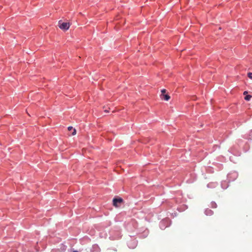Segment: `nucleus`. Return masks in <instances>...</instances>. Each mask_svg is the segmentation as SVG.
Returning <instances> with one entry per match:
<instances>
[{"instance_id":"4","label":"nucleus","mask_w":252,"mask_h":252,"mask_svg":"<svg viewBox=\"0 0 252 252\" xmlns=\"http://www.w3.org/2000/svg\"><path fill=\"white\" fill-rule=\"evenodd\" d=\"M205 213L207 216H211L213 214V212L209 209H206Z\"/></svg>"},{"instance_id":"10","label":"nucleus","mask_w":252,"mask_h":252,"mask_svg":"<svg viewBox=\"0 0 252 252\" xmlns=\"http://www.w3.org/2000/svg\"><path fill=\"white\" fill-rule=\"evenodd\" d=\"M104 112H106V113H108V112H109V110H108V109H105V110H104Z\"/></svg>"},{"instance_id":"2","label":"nucleus","mask_w":252,"mask_h":252,"mask_svg":"<svg viewBox=\"0 0 252 252\" xmlns=\"http://www.w3.org/2000/svg\"><path fill=\"white\" fill-rule=\"evenodd\" d=\"M123 201V200L121 198H114L113 200V204L114 206L117 207H118V203H122Z\"/></svg>"},{"instance_id":"9","label":"nucleus","mask_w":252,"mask_h":252,"mask_svg":"<svg viewBox=\"0 0 252 252\" xmlns=\"http://www.w3.org/2000/svg\"><path fill=\"white\" fill-rule=\"evenodd\" d=\"M247 94H248V92L247 91H245L243 93L244 95H247Z\"/></svg>"},{"instance_id":"7","label":"nucleus","mask_w":252,"mask_h":252,"mask_svg":"<svg viewBox=\"0 0 252 252\" xmlns=\"http://www.w3.org/2000/svg\"><path fill=\"white\" fill-rule=\"evenodd\" d=\"M166 90L165 89H162L161 91V94L160 95H163L166 94Z\"/></svg>"},{"instance_id":"6","label":"nucleus","mask_w":252,"mask_h":252,"mask_svg":"<svg viewBox=\"0 0 252 252\" xmlns=\"http://www.w3.org/2000/svg\"><path fill=\"white\" fill-rule=\"evenodd\" d=\"M252 97V96L251 95H246L245 97V99L247 101H249Z\"/></svg>"},{"instance_id":"5","label":"nucleus","mask_w":252,"mask_h":252,"mask_svg":"<svg viewBox=\"0 0 252 252\" xmlns=\"http://www.w3.org/2000/svg\"><path fill=\"white\" fill-rule=\"evenodd\" d=\"M68 130L69 131H72V130H73V132H72V135H74L76 134V129H74V128H73V127L72 126H69L68 127Z\"/></svg>"},{"instance_id":"8","label":"nucleus","mask_w":252,"mask_h":252,"mask_svg":"<svg viewBox=\"0 0 252 252\" xmlns=\"http://www.w3.org/2000/svg\"><path fill=\"white\" fill-rule=\"evenodd\" d=\"M248 76L249 78L252 79V73L251 72H249L248 73Z\"/></svg>"},{"instance_id":"1","label":"nucleus","mask_w":252,"mask_h":252,"mask_svg":"<svg viewBox=\"0 0 252 252\" xmlns=\"http://www.w3.org/2000/svg\"><path fill=\"white\" fill-rule=\"evenodd\" d=\"M58 26L61 29H62L63 30H64V31H66L69 29V28L70 27V24L69 23L63 22L61 20H60L59 21V25Z\"/></svg>"},{"instance_id":"3","label":"nucleus","mask_w":252,"mask_h":252,"mask_svg":"<svg viewBox=\"0 0 252 252\" xmlns=\"http://www.w3.org/2000/svg\"><path fill=\"white\" fill-rule=\"evenodd\" d=\"M160 98L162 100L168 101L170 98V96L168 94L160 95Z\"/></svg>"},{"instance_id":"11","label":"nucleus","mask_w":252,"mask_h":252,"mask_svg":"<svg viewBox=\"0 0 252 252\" xmlns=\"http://www.w3.org/2000/svg\"><path fill=\"white\" fill-rule=\"evenodd\" d=\"M73 252H77V251H73Z\"/></svg>"}]
</instances>
